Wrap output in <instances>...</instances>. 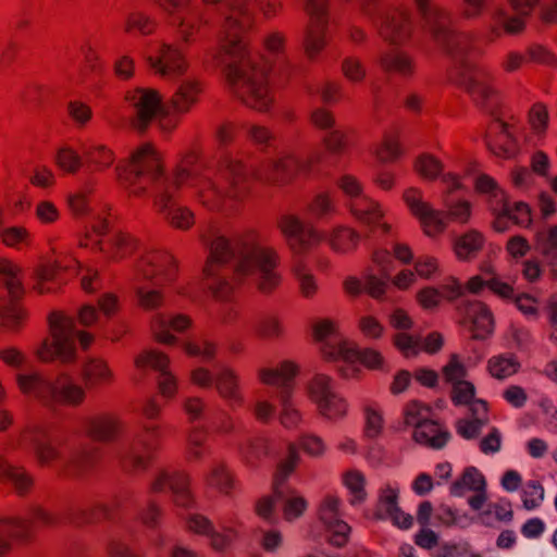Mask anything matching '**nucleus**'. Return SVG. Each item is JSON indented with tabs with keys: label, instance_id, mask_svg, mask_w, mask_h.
I'll use <instances>...</instances> for the list:
<instances>
[{
	"label": "nucleus",
	"instance_id": "obj_55",
	"mask_svg": "<svg viewBox=\"0 0 557 557\" xmlns=\"http://www.w3.org/2000/svg\"><path fill=\"white\" fill-rule=\"evenodd\" d=\"M334 392L335 387L333 385V380L326 374H315L307 383V394L315 405L321 403L324 398L329 397Z\"/></svg>",
	"mask_w": 557,
	"mask_h": 557
},
{
	"label": "nucleus",
	"instance_id": "obj_61",
	"mask_svg": "<svg viewBox=\"0 0 557 557\" xmlns=\"http://www.w3.org/2000/svg\"><path fill=\"white\" fill-rule=\"evenodd\" d=\"M156 29V22L143 12H133L127 15L124 30L127 34L149 35Z\"/></svg>",
	"mask_w": 557,
	"mask_h": 557
},
{
	"label": "nucleus",
	"instance_id": "obj_53",
	"mask_svg": "<svg viewBox=\"0 0 557 557\" xmlns=\"http://www.w3.org/2000/svg\"><path fill=\"white\" fill-rule=\"evenodd\" d=\"M300 461V455L295 444L290 443L287 446V456L282 459L276 467L274 475V492L287 480V478L295 472Z\"/></svg>",
	"mask_w": 557,
	"mask_h": 557
},
{
	"label": "nucleus",
	"instance_id": "obj_62",
	"mask_svg": "<svg viewBox=\"0 0 557 557\" xmlns=\"http://www.w3.org/2000/svg\"><path fill=\"white\" fill-rule=\"evenodd\" d=\"M323 239V236L317 228L309 225H304L297 238L294 239L289 247L295 253L301 255L307 252L314 246H318Z\"/></svg>",
	"mask_w": 557,
	"mask_h": 557
},
{
	"label": "nucleus",
	"instance_id": "obj_19",
	"mask_svg": "<svg viewBox=\"0 0 557 557\" xmlns=\"http://www.w3.org/2000/svg\"><path fill=\"white\" fill-rule=\"evenodd\" d=\"M322 355L326 360H344L348 362L359 361L369 369H381L384 363L382 354L373 348L359 349L354 343L339 341L335 350L329 345L322 348Z\"/></svg>",
	"mask_w": 557,
	"mask_h": 557
},
{
	"label": "nucleus",
	"instance_id": "obj_36",
	"mask_svg": "<svg viewBox=\"0 0 557 557\" xmlns=\"http://www.w3.org/2000/svg\"><path fill=\"white\" fill-rule=\"evenodd\" d=\"M206 485L218 493L231 496L235 488V475L224 462L213 465L205 476Z\"/></svg>",
	"mask_w": 557,
	"mask_h": 557
},
{
	"label": "nucleus",
	"instance_id": "obj_30",
	"mask_svg": "<svg viewBox=\"0 0 557 557\" xmlns=\"http://www.w3.org/2000/svg\"><path fill=\"white\" fill-rule=\"evenodd\" d=\"M450 438L448 430L440 422L429 419L417 425L412 432V440L422 446L432 449H442Z\"/></svg>",
	"mask_w": 557,
	"mask_h": 557
},
{
	"label": "nucleus",
	"instance_id": "obj_26",
	"mask_svg": "<svg viewBox=\"0 0 557 557\" xmlns=\"http://www.w3.org/2000/svg\"><path fill=\"white\" fill-rule=\"evenodd\" d=\"M195 195L205 208L213 212L224 211L228 199L226 189L219 186L216 178L205 175L195 182Z\"/></svg>",
	"mask_w": 557,
	"mask_h": 557
},
{
	"label": "nucleus",
	"instance_id": "obj_4",
	"mask_svg": "<svg viewBox=\"0 0 557 557\" xmlns=\"http://www.w3.org/2000/svg\"><path fill=\"white\" fill-rule=\"evenodd\" d=\"M48 325L49 335L36 349L37 358L42 362L74 364L77 361V351L73 318L63 311H52L48 315Z\"/></svg>",
	"mask_w": 557,
	"mask_h": 557
},
{
	"label": "nucleus",
	"instance_id": "obj_35",
	"mask_svg": "<svg viewBox=\"0 0 557 557\" xmlns=\"http://www.w3.org/2000/svg\"><path fill=\"white\" fill-rule=\"evenodd\" d=\"M298 366L295 362L286 360L276 368H262L258 374L263 384L283 386L289 391L290 383L298 374Z\"/></svg>",
	"mask_w": 557,
	"mask_h": 557
},
{
	"label": "nucleus",
	"instance_id": "obj_13",
	"mask_svg": "<svg viewBox=\"0 0 557 557\" xmlns=\"http://www.w3.org/2000/svg\"><path fill=\"white\" fill-rule=\"evenodd\" d=\"M85 433L96 443L112 444L120 441L125 432L126 424L122 417L114 411H103L90 416L85 420Z\"/></svg>",
	"mask_w": 557,
	"mask_h": 557
},
{
	"label": "nucleus",
	"instance_id": "obj_42",
	"mask_svg": "<svg viewBox=\"0 0 557 557\" xmlns=\"http://www.w3.org/2000/svg\"><path fill=\"white\" fill-rule=\"evenodd\" d=\"M521 363L515 354L496 355L487 360V371L496 380L504 381L516 375Z\"/></svg>",
	"mask_w": 557,
	"mask_h": 557
},
{
	"label": "nucleus",
	"instance_id": "obj_29",
	"mask_svg": "<svg viewBox=\"0 0 557 557\" xmlns=\"http://www.w3.org/2000/svg\"><path fill=\"white\" fill-rule=\"evenodd\" d=\"M190 326L191 319L182 313L173 317L157 314L151 320V330L154 339L164 345H173L176 341V337L169 332V329L176 332H184Z\"/></svg>",
	"mask_w": 557,
	"mask_h": 557
},
{
	"label": "nucleus",
	"instance_id": "obj_17",
	"mask_svg": "<svg viewBox=\"0 0 557 557\" xmlns=\"http://www.w3.org/2000/svg\"><path fill=\"white\" fill-rule=\"evenodd\" d=\"M450 491L457 496L472 492L473 495L469 497L468 504L473 510H481L488 499L485 476L475 467L466 468L460 476L451 484Z\"/></svg>",
	"mask_w": 557,
	"mask_h": 557
},
{
	"label": "nucleus",
	"instance_id": "obj_8",
	"mask_svg": "<svg viewBox=\"0 0 557 557\" xmlns=\"http://www.w3.org/2000/svg\"><path fill=\"white\" fill-rule=\"evenodd\" d=\"M306 170V162L294 153L268 159L253 172L255 177L268 185L287 186Z\"/></svg>",
	"mask_w": 557,
	"mask_h": 557
},
{
	"label": "nucleus",
	"instance_id": "obj_50",
	"mask_svg": "<svg viewBox=\"0 0 557 557\" xmlns=\"http://www.w3.org/2000/svg\"><path fill=\"white\" fill-rule=\"evenodd\" d=\"M534 247L549 263H557V225L549 226L544 232H537Z\"/></svg>",
	"mask_w": 557,
	"mask_h": 557
},
{
	"label": "nucleus",
	"instance_id": "obj_43",
	"mask_svg": "<svg viewBox=\"0 0 557 557\" xmlns=\"http://www.w3.org/2000/svg\"><path fill=\"white\" fill-rule=\"evenodd\" d=\"M12 298L8 304L0 302V326L10 331H18L28 318V311L18 301Z\"/></svg>",
	"mask_w": 557,
	"mask_h": 557
},
{
	"label": "nucleus",
	"instance_id": "obj_39",
	"mask_svg": "<svg viewBox=\"0 0 557 557\" xmlns=\"http://www.w3.org/2000/svg\"><path fill=\"white\" fill-rule=\"evenodd\" d=\"M86 166L94 173L109 170L115 162L114 150L103 144L92 145L84 152Z\"/></svg>",
	"mask_w": 557,
	"mask_h": 557
},
{
	"label": "nucleus",
	"instance_id": "obj_15",
	"mask_svg": "<svg viewBox=\"0 0 557 557\" xmlns=\"http://www.w3.org/2000/svg\"><path fill=\"white\" fill-rule=\"evenodd\" d=\"M412 34L411 13L407 9L395 8L386 11L379 27V35L389 45H403Z\"/></svg>",
	"mask_w": 557,
	"mask_h": 557
},
{
	"label": "nucleus",
	"instance_id": "obj_60",
	"mask_svg": "<svg viewBox=\"0 0 557 557\" xmlns=\"http://www.w3.org/2000/svg\"><path fill=\"white\" fill-rule=\"evenodd\" d=\"M315 406L319 413L327 419L342 418L348 409L346 400L336 391Z\"/></svg>",
	"mask_w": 557,
	"mask_h": 557
},
{
	"label": "nucleus",
	"instance_id": "obj_16",
	"mask_svg": "<svg viewBox=\"0 0 557 557\" xmlns=\"http://www.w3.org/2000/svg\"><path fill=\"white\" fill-rule=\"evenodd\" d=\"M153 206L166 224L174 230L186 232L196 223L195 213L188 207L176 205L169 189L154 197Z\"/></svg>",
	"mask_w": 557,
	"mask_h": 557
},
{
	"label": "nucleus",
	"instance_id": "obj_46",
	"mask_svg": "<svg viewBox=\"0 0 557 557\" xmlns=\"http://www.w3.org/2000/svg\"><path fill=\"white\" fill-rule=\"evenodd\" d=\"M445 207V216L448 222H455L460 225H467L472 218V203L466 198L454 199L453 197H443Z\"/></svg>",
	"mask_w": 557,
	"mask_h": 557
},
{
	"label": "nucleus",
	"instance_id": "obj_7",
	"mask_svg": "<svg viewBox=\"0 0 557 557\" xmlns=\"http://www.w3.org/2000/svg\"><path fill=\"white\" fill-rule=\"evenodd\" d=\"M161 438L160 425H145L134 436L129 450L124 455L123 467L132 472L145 470L150 465L154 453L160 448Z\"/></svg>",
	"mask_w": 557,
	"mask_h": 557
},
{
	"label": "nucleus",
	"instance_id": "obj_63",
	"mask_svg": "<svg viewBox=\"0 0 557 557\" xmlns=\"http://www.w3.org/2000/svg\"><path fill=\"white\" fill-rule=\"evenodd\" d=\"M364 413V434L367 437L376 438L384 430L383 411L373 405H367L363 408Z\"/></svg>",
	"mask_w": 557,
	"mask_h": 557
},
{
	"label": "nucleus",
	"instance_id": "obj_1",
	"mask_svg": "<svg viewBox=\"0 0 557 557\" xmlns=\"http://www.w3.org/2000/svg\"><path fill=\"white\" fill-rule=\"evenodd\" d=\"M214 57L220 62L224 58L230 59L224 73L232 96L251 110L269 112L273 107L274 96L269 87L265 70L251 60L249 45L243 54H221L219 49Z\"/></svg>",
	"mask_w": 557,
	"mask_h": 557
},
{
	"label": "nucleus",
	"instance_id": "obj_40",
	"mask_svg": "<svg viewBox=\"0 0 557 557\" xmlns=\"http://www.w3.org/2000/svg\"><path fill=\"white\" fill-rule=\"evenodd\" d=\"M403 154L404 148L398 131L384 133L381 143L374 150V156L381 163H395L403 157Z\"/></svg>",
	"mask_w": 557,
	"mask_h": 557
},
{
	"label": "nucleus",
	"instance_id": "obj_5",
	"mask_svg": "<svg viewBox=\"0 0 557 557\" xmlns=\"http://www.w3.org/2000/svg\"><path fill=\"white\" fill-rule=\"evenodd\" d=\"M253 2L255 0H230L228 10L218 33L221 54H243L247 50L249 44L245 36L256 26L251 8Z\"/></svg>",
	"mask_w": 557,
	"mask_h": 557
},
{
	"label": "nucleus",
	"instance_id": "obj_18",
	"mask_svg": "<svg viewBox=\"0 0 557 557\" xmlns=\"http://www.w3.org/2000/svg\"><path fill=\"white\" fill-rule=\"evenodd\" d=\"M461 323L467 325L473 339H485L494 330V318L490 308L482 301H463L458 306Z\"/></svg>",
	"mask_w": 557,
	"mask_h": 557
},
{
	"label": "nucleus",
	"instance_id": "obj_34",
	"mask_svg": "<svg viewBox=\"0 0 557 557\" xmlns=\"http://www.w3.org/2000/svg\"><path fill=\"white\" fill-rule=\"evenodd\" d=\"M82 380L87 388L110 385L114 374L108 363L98 358L87 360L82 367Z\"/></svg>",
	"mask_w": 557,
	"mask_h": 557
},
{
	"label": "nucleus",
	"instance_id": "obj_23",
	"mask_svg": "<svg viewBox=\"0 0 557 557\" xmlns=\"http://www.w3.org/2000/svg\"><path fill=\"white\" fill-rule=\"evenodd\" d=\"M249 171L244 162L237 159H227L224 166L226 181V195L230 200L243 202L250 195L248 185Z\"/></svg>",
	"mask_w": 557,
	"mask_h": 557
},
{
	"label": "nucleus",
	"instance_id": "obj_12",
	"mask_svg": "<svg viewBox=\"0 0 557 557\" xmlns=\"http://www.w3.org/2000/svg\"><path fill=\"white\" fill-rule=\"evenodd\" d=\"M125 98L134 108L131 126L137 133L145 134L161 109L162 96L152 88H136L127 92Z\"/></svg>",
	"mask_w": 557,
	"mask_h": 557
},
{
	"label": "nucleus",
	"instance_id": "obj_9",
	"mask_svg": "<svg viewBox=\"0 0 557 557\" xmlns=\"http://www.w3.org/2000/svg\"><path fill=\"white\" fill-rule=\"evenodd\" d=\"M176 276V261L172 255L165 251L146 252L136 263L137 281H147L156 286H165L173 283Z\"/></svg>",
	"mask_w": 557,
	"mask_h": 557
},
{
	"label": "nucleus",
	"instance_id": "obj_45",
	"mask_svg": "<svg viewBox=\"0 0 557 557\" xmlns=\"http://www.w3.org/2000/svg\"><path fill=\"white\" fill-rule=\"evenodd\" d=\"M359 240V233L355 228L344 225L334 227L327 237L331 248L336 252L343 253L356 249Z\"/></svg>",
	"mask_w": 557,
	"mask_h": 557
},
{
	"label": "nucleus",
	"instance_id": "obj_37",
	"mask_svg": "<svg viewBox=\"0 0 557 557\" xmlns=\"http://www.w3.org/2000/svg\"><path fill=\"white\" fill-rule=\"evenodd\" d=\"M349 210L358 222L368 226H374L380 223L384 216L380 203L367 196H362L359 199H354V202H349Z\"/></svg>",
	"mask_w": 557,
	"mask_h": 557
},
{
	"label": "nucleus",
	"instance_id": "obj_47",
	"mask_svg": "<svg viewBox=\"0 0 557 557\" xmlns=\"http://www.w3.org/2000/svg\"><path fill=\"white\" fill-rule=\"evenodd\" d=\"M312 336L315 342L322 343L321 349L329 345L330 348L337 349L338 342L345 341L338 331V325L334 320L321 319L312 324Z\"/></svg>",
	"mask_w": 557,
	"mask_h": 557
},
{
	"label": "nucleus",
	"instance_id": "obj_54",
	"mask_svg": "<svg viewBox=\"0 0 557 557\" xmlns=\"http://www.w3.org/2000/svg\"><path fill=\"white\" fill-rule=\"evenodd\" d=\"M520 499L522 507L528 511H532L541 507L545 499V488L541 481H527V483L521 487Z\"/></svg>",
	"mask_w": 557,
	"mask_h": 557
},
{
	"label": "nucleus",
	"instance_id": "obj_44",
	"mask_svg": "<svg viewBox=\"0 0 557 557\" xmlns=\"http://www.w3.org/2000/svg\"><path fill=\"white\" fill-rule=\"evenodd\" d=\"M22 269L8 258H0V280L4 283L12 298L21 299L24 296V287L20 280Z\"/></svg>",
	"mask_w": 557,
	"mask_h": 557
},
{
	"label": "nucleus",
	"instance_id": "obj_11",
	"mask_svg": "<svg viewBox=\"0 0 557 557\" xmlns=\"http://www.w3.org/2000/svg\"><path fill=\"white\" fill-rule=\"evenodd\" d=\"M86 398V388L74 376L62 372L50 380L46 405L76 409L85 404Z\"/></svg>",
	"mask_w": 557,
	"mask_h": 557
},
{
	"label": "nucleus",
	"instance_id": "obj_6",
	"mask_svg": "<svg viewBox=\"0 0 557 557\" xmlns=\"http://www.w3.org/2000/svg\"><path fill=\"white\" fill-rule=\"evenodd\" d=\"M420 16L422 28L431 39L449 54H457L467 48L463 34L453 29L450 13L433 0H412Z\"/></svg>",
	"mask_w": 557,
	"mask_h": 557
},
{
	"label": "nucleus",
	"instance_id": "obj_48",
	"mask_svg": "<svg viewBox=\"0 0 557 557\" xmlns=\"http://www.w3.org/2000/svg\"><path fill=\"white\" fill-rule=\"evenodd\" d=\"M413 171L425 181H436L444 172V163L436 156L423 152L413 161Z\"/></svg>",
	"mask_w": 557,
	"mask_h": 557
},
{
	"label": "nucleus",
	"instance_id": "obj_20",
	"mask_svg": "<svg viewBox=\"0 0 557 557\" xmlns=\"http://www.w3.org/2000/svg\"><path fill=\"white\" fill-rule=\"evenodd\" d=\"M98 250L108 262H121L138 250L139 242L131 233L117 231L97 242Z\"/></svg>",
	"mask_w": 557,
	"mask_h": 557
},
{
	"label": "nucleus",
	"instance_id": "obj_21",
	"mask_svg": "<svg viewBox=\"0 0 557 557\" xmlns=\"http://www.w3.org/2000/svg\"><path fill=\"white\" fill-rule=\"evenodd\" d=\"M487 138L491 151L497 157L509 159L515 157L519 150L511 126L500 119H495L488 125Z\"/></svg>",
	"mask_w": 557,
	"mask_h": 557
},
{
	"label": "nucleus",
	"instance_id": "obj_28",
	"mask_svg": "<svg viewBox=\"0 0 557 557\" xmlns=\"http://www.w3.org/2000/svg\"><path fill=\"white\" fill-rule=\"evenodd\" d=\"M377 64L383 73L401 78H411L416 73L414 59L403 50L382 52L377 58Z\"/></svg>",
	"mask_w": 557,
	"mask_h": 557
},
{
	"label": "nucleus",
	"instance_id": "obj_49",
	"mask_svg": "<svg viewBox=\"0 0 557 557\" xmlns=\"http://www.w3.org/2000/svg\"><path fill=\"white\" fill-rule=\"evenodd\" d=\"M59 268L60 264L57 261L52 263L38 264L33 273V289L39 295L54 292V288L51 286V284L54 282L58 275Z\"/></svg>",
	"mask_w": 557,
	"mask_h": 557
},
{
	"label": "nucleus",
	"instance_id": "obj_31",
	"mask_svg": "<svg viewBox=\"0 0 557 557\" xmlns=\"http://www.w3.org/2000/svg\"><path fill=\"white\" fill-rule=\"evenodd\" d=\"M30 535V523L22 518H0V557L12 550L14 540L26 539Z\"/></svg>",
	"mask_w": 557,
	"mask_h": 557
},
{
	"label": "nucleus",
	"instance_id": "obj_52",
	"mask_svg": "<svg viewBox=\"0 0 557 557\" xmlns=\"http://www.w3.org/2000/svg\"><path fill=\"white\" fill-rule=\"evenodd\" d=\"M206 25H208V21L202 13L190 12L180 22L178 35L181 40L186 45L194 42Z\"/></svg>",
	"mask_w": 557,
	"mask_h": 557
},
{
	"label": "nucleus",
	"instance_id": "obj_3",
	"mask_svg": "<svg viewBox=\"0 0 557 557\" xmlns=\"http://www.w3.org/2000/svg\"><path fill=\"white\" fill-rule=\"evenodd\" d=\"M122 178L128 195L136 198L146 197L149 185L164 180L162 157L152 143L141 144L131 152Z\"/></svg>",
	"mask_w": 557,
	"mask_h": 557
},
{
	"label": "nucleus",
	"instance_id": "obj_14",
	"mask_svg": "<svg viewBox=\"0 0 557 557\" xmlns=\"http://www.w3.org/2000/svg\"><path fill=\"white\" fill-rule=\"evenodd\" d=\"M200 240L209 249V256L203 268L206 276L218 273L221 265L228 263L234 257L231 240L214 226H209L200 235Z\"/></svg>",
	"mask_w": 557,
	"mask_h": 557
},
{
	"label": "nucleus",
	"instance_id": "obj_56",
	"mask_svg": "<svg viewBox=\"0 0 557 557\" xmlns=\"http://www.w3.org/2000/svg\"><path fill=\"white\" fill-rule=\"evenodd\" d=\"M36 461L41 467H52L63 459L60 447L49 441H37L34 444Z\"/></svg>",
	"mask_w": 557,
	"mask_h": 557
},
{
	"label": "nucleus",
	"instance_id": "obj_22",
	"mask_svg": "<svg viewBox=\"0 0 557 557\" xmlns=\"http://www.w3.org/2000/svg\"><path fill=\"white\" fill-rule=\"evenodd\" d=\"M150 67L156 74L168 77L184 75L188 70V62L184 54L171 45L163 44L157 58L148 59Z\"/></svg>",
	"mask_w": 557,
	"mask_h": 557
},
{
	"label": "nucleus",
	"instance_id": "obj_64",
	"mask_svg": "<svg viewBox=\"0 0 557 557\" xmlns=\"http://www.w3.org/2000/svg\"><path fill=\"white\" fill-rule=\"evenodd\" d=\"M343 76L352 84H362L367 77V69L362 60L355 55L343 59L341 64Z\"/></svg>",
	"mask_w": 557,
	"mask_h": 557
},
{
	"label": "nucleus",
	"instance_id": "obj_2",
	"mask_svg": "<svg viewBox=\"0 0 557 557\" xmlns=\"http://www.w3.org/2000/svg\"><path fill=\"white\" fill-rule=\"evenodd\" d=\"M235 243L238 250L235 274L240 278L258 275V289L262 294H271L281 284V275L276 271L280 263L277 251L264 245L262 233L253 227L240 232Z\"/></svg>",
	"mask_w": 557,
	"mask_h": 557
},
{
	"label": "nucleus",
	"instance_id": "obj_41",
	"mask_svg": "<svg viewBox=\"0 0 557 557\" xmlns=\"http://www.w3.org/2000/svg\"><path fill=\"white\" fill-rule=\"evenodd\" d=\"M214 382L215 388L223 399L236 405H240L243 403L239 379L234 370L230 368L221 370Z\"/></svg>",
	"mask_w": 557,
	"mask_h": 557
},
{
	"label": "nucleus",
	"instance_id": "obj_33",
	"mask_svg": "<svg viewBox=\"0 0 557 557\" xmlns=\"http://www.w3.org/2000/svg\"><path fill=\"white\" fill-rule=\"evenodd\" d=\"M484 245V235L474 228H470L453 239L454 253L461 261H468L476 257Z\"/></svg>",
	"mask_w": 557,
	"mask_h": 557
},
{
	"label": "nucleus",
	"instance_id": "obj_57",
	"mask_svg": "<svg viewBox=\"0 0 557 557\" xmlns=\"http://www.w3.org/2000/svg\"><path fill=\"white\" fill-rule=\"evenodd\" d=\"M475 101L486 103L498 96V89L491 79L484 78L481 74L474 76L466 90Z\"/></svg>",
	"mask_w": 557,
	"mask_h": 557
},
{
	"label": "nucleus",
	"instance_id": "obj_10",
	"mask_svg": "<svg viewBox=\"0 0 557 557\" xmlns=\"http://www.w3.org/2000/svg\"><path fill=\"white\" fill-rule=\"evenodd\" d=\"M403 199L411 214L418 219L426 236L435 238L444 234L448 226L444 211L435 209L430 202L425 201L420 189L407 188L403 194Z\"/></svg>",
	"mask_w": 557,
	"mask_h": 557
},
{
	"label": "nucleus",
	"instance_id": "obj_58",
	"mask_svg": "<svg viewBox=\"0 0 557 557\" xmlns=\"http://www.w3.org/2000/svg\"><path fill=\"white\" fill-rule=\"evenodd\" d=\"M293 273L298 281L299 290L304 297L311 298L318 293V282L307 264L298 261L293 267Z\"/></svg>",
	"mask_w": 557,
	"mask_h": 557
},
{
	"label": "nucleus",
	"instance_id": "obj_51",
	"mask_svg": "<svg viewBox=\"0 0 557 557\" xmlns=\"http://www.w3.org/2000/svg\"><path fill=\"white\" fill-rule=\"evenodd\" d=\"M49 382L39 373L29 375H18L17 385L25 395H33L46 404L48 396Z\"/></svg>",
	"mask_w": 557,
	"mask_h": 557
},
{
	"label": "nucleus",
	"instance_id": "obj_25",
	"mask_svg": "<svg viewBox=\"0 0 557 557\" xmlns=\"http://www.w3.org/2000/svg\"><path fill=\"white\" fill-rule=\"evenodd\" d=\"M202 92L203 86L199 79H183L170 98L169 106L176 114H186L198 104Z\"/></svg>",
	"mask_w": 557,
	"mask_h": 557
},
{
	"label": "nucleus",
	"instance_id": "obj_59",
	"mask_svg": "<svg viewBox=\"0 0 557 557\" xmlns=\"http://www.w3.org/2000/svg\"><path fill=\"white\" fill-rule=\"evenodd\" d=\"M57 166L66 174L75 175L83 168L81 154L70 147L60 148L54 158Z\"/></svg>",
	"mask_w": 557,
	"mask_h": 557
},
{
	"label": "nucleus",
	"instance_id": "obj_32",
	"mask_svg": "<svg viewBox=\"0 0 557 557\" xmlns=\"http://www.w3.org/2000/svg\"><path fill=\"white\" fill-rule=\"evenodd\" d=\"M524 15L517 14L509 16L508 13L502 9H496L491 15L490 38L492 40L499 38L504 33L507 35H518L525 28Z\"/></svg>",
	"mask_w": 557,
	"mask_h": 557
},
{
	"label": "nucleus",
	"instance_id": "obj_27",
	"mask_svg": "<svg viewBox=\"0 0 557 557\" xmlns=\"http://www.w3.org/2000/svg\"><path fill=\"white\" fill-rule=\"evenodd\" d=\"M474 191L486 197V201L494 214L508 212V197L505 190L490 175L479 174L473 183Z\"/></svg>",
	"mask_w": 557,
	"mask_h": 557
},
{
	"label": "nucleus",
	"instance_id": "obj_24",
	"mask_svg": "<svg viewBox=\"0 0 557 557\" xmlns=\"http://www.w3.org/2000/svg\"><path fill=\"white\" fill-rule=\"evenodd\" d=\"M166 487L173 494L174 502L182 507H189L193 504V495L189 488V476L183 472H161L152 482L151 490L164 492Z\"/></svg>",
	"mask_w": 557,
	"mask_h": 557
},
{
	"label": "nucleus",
	"instance_id": "obj_38",
	"mask_svg": "<svg viewBox=\"0 0 557 557\" xmlns=\"http://www.w3.org/2000/svg\"><path fill=\"white\" fill-rule=\"evenodd\" d=\"M329 24L308 23L304 37V51L306 57L314 61L326 47V30Z\"/></svg>",
	"mask_w": 557,
	"mask_h": 557
}]
</instances>
